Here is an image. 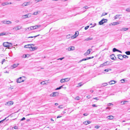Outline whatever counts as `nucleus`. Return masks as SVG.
Listing matches in <instances>:
<instances>
[{"instance_id":"1","label":"nucleus","mask_w":130,"mask_h":130,"mask_svg":"<svg viewBox=\"0 0 130 130\" xmlns=\"http://www.w3.org/2000/svg\"><path fill=\"white\" fill-rule=\"evenodd\" d=\"M3 45L4 46L7 47L9 48H11L12 47V44L11 43H9L8 42H4L3 44Z\"/></svg>"},{"instance_id":"2","label":"nucleus","mask_w":130,"mask_h":130,"mask_svg":"<svg viewBox=\"0 0 130 130\" xmlns=\"http://www.w3.org/2000/svg\"><path fill=\"white\" fill-rule=\"evenodd\" d=\"M107 20L103 19L99 22V24L100 25H102L105 23L107 22Z\"/></svg>"},{"instance_id":"3","label":"nucleus","mask_w":130,"mask_h":130,"mask_svg":"<svg viewBox=\"0 0 130 130\" xmlns=\"http://www.w3.org/2000/svg\"><path fill=\"white\" fill-rule=\"evenodd\" d=\"M24 77V76L20 77L17 79V82L18 83H20L24 82V80L23 79V78Z\"/></svg>"},{"instance_id":"4","label":"nucleus","mask_w":130,"mask_h":130,"mask_svg":"<svg viewBox=\"0 0 130 130\" xmlns=\"http://www.w3.org/2000/svg\"><path fill=\"white\" fill-rule=\"evenodd\" d=\"M110 62L107 61L106 62L103 63V64H101L100 65V67H102L104 66H106L107 65H109V64Z\"/></svg>"},{"instance_id":"5","label":"nucleus","mask_w":130,"mask_h":130,"mask_svg":"<svg viewBox=\"0 0 130 130\" xmlns=\"http://www.w3.org/2000/svg\"><path fill=\"white\" fill-rule=\"evenodd\" d=\"M59 94V93L57 92H53L51 94V96L52 97L56 96L57 95H58Z\"/></svg>"},{"instance_id":"6","label":"nucleus","mask_w":130,"mask_h":130,"mask_svg":"<svg viewBox=\"0 0 130 130\" xmlns=\"http://www.w3.org/2000/svg\"><path fill=\"white\" fill-rule=\"evenodd\" d=\"M19 65V63H17V64H14L12 65L10 67V68L13 69L17 67Z\"/></svg>"},{"instance_id":"7","label":"nucleus","mask_w":130,"mask_h":130,"mask_svg":"<svg viewBox=\"0 0 130 130\" xmlns=\"http://www.w3.org/2000/svg\"><path fill=\"white\" fill-rule=\"evenodd\" d=\"M21 27H20L19 26H17L13 28V30H17L21 29Z\"/></svg>"},{"instance_id":"8","label":"nucleus","mask_w":130,"mask_h":130,"mask_svg":"<svg viewBox=\"0 0 130 130\" xmlns=\"http://www.w3.org/2000/svg\"><path fill=\"white\" fill-rule=\"evenodd\" d=\"M89 8V7H88V6H85V7H83L82 8V9L83 10H85L84 11H82L81 12V13H82L84 12L85 11H86V10H85V9H88V8Z\"/></svg>"},{"instance_id":"9","label":"nucleus","mask_w":130,"mask_h":130,"mask_svg":"<svg viewBox=\"0 0 130 130\" xmlns=\"http://www.w3.org/2000/svg\"><path fill=\"white\" fill-rule=\"evenodd\" d=\"M6 105H7L8 106H10L11 105H12L13 104V102L12 101H10L8 102H7Z\"/></svg>"},{"instance_id":"10","label":"nucleus","mask_w":130,"mask_h":130,"mask_svg":"<svg viewBox=\"0 0 130 130\" xmlns=\"http://www.w3.org/2000/svg\"><path fill=\"white\" fill-rule=\"evenodd\" d=\"M118 58L121 60H122L123 59V56L121 55H117Z\"/></svg>"},{"instance_id":"11","label":"nucleus","mask_w":130,"mask_h":130,"mask_svg":"<svg viewBox=\"0 0 130 130\" xmlns=\"http://www.w3.org/2000/svg\"><path fill=\"white\" fill-rule=\"evenodd\" d=\"M74 46H72L68 48L67 49L69 51H70L74 50Z\"/></svg>"},{"instance_id":"12","label":"nucleus","mask_w":130,"mask_h":130,"mask_svg":"<svg viewBox=\"0 0 130 130\" xmlns=\"http://www.w3.org/2000/svg\"><path fill=\"white\" fill-rule=\"evenodd\" d=\"M30 28L31 30H33L34 29H37V27L36 26H31L30 27H29L27 28L28 29H29Z\"/></svg>"},{"instance_id":"13","label":"nucleus","mask_w":130,"mask_h":130,"mask_svg":"<svg viewBox=\"0 0 130 130\" xmlns=\"http://www.w3.org/2000/svg\"><path fill=\"white\" fill-rule=\"evenodd\" d=\"M79 34L78 32V31H77L75 32V34L73 36V38H76L78 35Z\"/></svg>"},{"instance_id":"14","label":"nucleus","mask_w":130,"mask_h":130,"mask_svg":"<svg viewBox=\"0 0 130 130\" xmlns=\"http://www.w3.org/2000/svg\"><path fill=\"white\" fill-rule=\"evenodd\" d=\"M116 15L115 16L114 18V19L115 20H116L118 18H119L120 19L121 18L120 17V16L121 15Z\"/></svg>"},{"instance_id":"15","label":"nucleus","mask_w":130,"mask_h":130,"mask_svg":"<svg viewBox=\"0 0 130 130\" xmlns=\"http://www.w3.org/2000/svg\"><path fill=\"white\" fill-rule=\"evenodd\" d=\"M110 57L111 59L115 60L116 59H115V58L114 57H115V59H116V57H115L114 56V54H112V55H110Z\"/></svg>"},{"instance_id":"16","label":"nucleus","mask_w":130,"mask_h":130,"mask_svg":"<svg viewBox=\"0 0 130 130\" xmlns=\"http://www.w3.org/2000/svg\"><path fill=\"white\" fill-rule=\"evenodd\" d=\"M90 49H88L86 52L84 54V55L85 56H87V55H88L90 54Z\"/></svg>"},{"instance_id":"17","label":"nucleus","mask_w":130,"mask_h":130,"mask_svg":"<svg viewBox=\"0 0 130 130\" xmlns=\"http://www.w3.org/2000/svg\"><path fill=\"white\" fill-rule=\"evenodd\" d=\"M91 123V122L90 121L88 120L85 121L83 122V123L87 125L90 123Z\"/></svg>"},{"instance_id":"18","label":"nucleus","mask_w":130,"mask_h":130,"mask_svg":"<svg viewBox=\"0 0 130 130\" xmlns=\"http://www.w3.org/2000/svg\"><path fill=\"white\" fill-rule=\"evenodd\" d=\"M128 28H123L121 29L120 30L121 31H125L128 30Z\"/></svg>"},{"instance_id":"19","label":"nucleus","mask_w":130,"mask_h":130,"mask_svg":"<svg viewBox=\"0 0 130 130\" xmlns=\"http://www.w3.org/2000/svg\"><path fill=\"white\" fill-rule=\"evenodd\" d=\"M24 47L25 48H30L31 47V45L28 44L24 46Z\"/></svg>"},{"instance_id":"20","label":"nucleus","mask_w":130,"mask_h":130,"mask_svg":"<svg viewBox=\"0 0 130 130\" xmlns=\"http://www.w3.org/2000/svg\"><path fill=\"white\" fill-rule=\"evenodd\" d=\"M29 14V13H28L26 14L23 15L22 16V17L24 19H25L27 18L28 17V16Z\"/></svg>"},{"instance_id":"21","label":"nucleus","mask_w":130,"mask_h":130,"mask_svg":"<svg viewBox=\"0 0 130 130\" xmlns=\"http://www.w3.org/2000/svg\"><path fill=\"white\" fill-rule=\"evenodd\" d=\"M116 81L114 80H111L109 82V83L111 85L114 84L116 83Z\"/></svg>"},{"instance_id":"22","label":"nucleus","mask_w":130,"mask_h":130,"mask_svg":"<svg viewBox=\"0 0 130 130\" xmlns=\"http://www.w3.org/2000/svg\"><path fill=\"white\" fill-rule=\"evenodd\" d=\"M9 4V3L7 2L3 3L2 4V5L3 6H4L5 5H7Z\"/></svg>"},{"instance_id":"23","label":"nucleus","mask_w":130,"mask_h":130,"mask_svg":"<svg viewBox=\"0 0 130 130\" xmlns=\"http://www.w3.org/2000/svg\"><path fill=\"white\" fill-rule=\"evenodd\" d=\"M107 118H108V119H113V116L110 115L107 117Z\"/></svg>"},{"instance_id":"24","label":"nucleus","mask_w":130,"mask_h":130,"mask_svg":"<svg viewBox=\"0 0 130 130\" xmlns=\"http://www.w3.org/2000/svg\"><path fill=\"white\" fill-rule=\"evenodd\" d=\"M92 39L93 38H92L89 37L85 39V40L86 41H88V40H92Z\"/></svg>"},{"instance_id":"25","label":"nucleus","mask_w":130,"mask_h":130,"mask_svg":"<svg viewBox=\"0 0 130 130\" xmlns=\"http://www.w3.org/2000/svg\"><path fill=\"white\" fill-rule=\"evenodd\" d=\"M7 34L6 33L3 32L1 33H0V36H3V35H6Z\"/></svg>"},{"instance_id":"26","label":"nucleus","mask_w":130,"mask_h":130,"mask_svg":"<svg viewBox=\"0 0 130 130\" xmlns=\"http://www.w3.org/2000/svg\"><path fill=\"white\" fill-rule=\"evenodd\" d=\"M40 12L39 11H37L36 12H34L33 13V15H37V14H38L39 12Z\"/></svg>"},{"instance_id":"27","label":"nucleus","mask_w":130,"mask_h":130,"mask_svg":"<svg viewBox=\"0 0 130 130\" xmlns=\"http://www.w3.org/2000/svg\"><path fill=\"white\" fill-rule=\"evenodd\" d=\"M111 70V69H105L104 70V71H105V72H108L109 71H110Z\"/></svg>"},{"instance_id":"28","label":"nucleus","mask_w":130,"mask_h":130,"mask_svg":"<svg viewBox=\"0 0 130 130\" xmlns=\"http://www.w3.org/2000/svg\"><path fill=\"white\" fill-rule=\"evenodd\" d=\"M40 35H38L37 36H30V37H28V38H33L34 37V38H35V37H37L39 36Z\"/></svg>"},{"instance_id":"29","label":"nucleus","mask_w":130,"mask_h":130,"mask_svg":"<svg viewBox=\"0 0 130 130\" xmlns=\"http://www.w3.org/2000/svg\"><path fill=\"white\" fill-rule=\"evenodd\" d=\"M70 79V78H64V79L65 80V82H68V81Z\"/></svg>"},{"instance_id":"30","label":"nucleus","mask_w":130,"mask_h":130,"mask_svg":"<svg viewBox=\"0 0 130 130\" xmlns=\"http://www.w3.org/2000/svg\"><path fill=\"white\" fill-rule=\"evenodd\" d=\"M119 24V22H117L113 23L112 24V25H115L118 24Z\"/></svg>"},{"instance_id":"31","label":"nucleus","mask_w":130,"mask_h":130,"mask_svg":"<svg viewBox=\"0 0 130 130\" xmlns=\"http://www.w3.org/2000/svg\"><path fill=\"white\" fill-rule=\"evenodd\" d=\"M125 11L127 12H130V7L126 9Z\"/></svg>"},{"instance_id":"32","label":"nucleus","mask_w":130,"mask_h":130,"mask_svg":"<svg viewBox=\"0 0 130 130\" xmlns=\"http://www.w3.org/2000/svg\"><path fill=\"white\" fill-rule=\"evenodd\" d=\"M7 22V24H11L12 23L10 21H7V22Z\"/></svg>"},{"instance_id":"33","label":"nucleus","mask_w":130,"mask_h":130,"mask_svg":"<svg viewBox=\"0 0 130 130\" xmlns=\"http://www.w3.org/2000/svg\"><path fill=\"white\" fill-rule=\"evenodd\" d=\"M7 22V21L4 20V21H2L1 22L2 23H3V24H7V22Z\"/></svg>"},{"instance_id":"34","label":"nucleus","mask_w":130,"mask_h":130,"mask_svg":"<svg viewBox=\"0 0 130 130\" xmlns=\"http://www.w3.org/2000/svg\"><path fill=\"white\" fill-rule=\"evenodd\" d=\"M125 53L127 55H130V51H127L125 52Z\"/></svg>"},{"instance_id":"35","label":"nucleus","mask_w":130,"mask_h":130,"mask_svg":"<svg viewBox=\"0 0 130 130\" xmlns=\"http://www.w3.org/2000/svg\"><path fill=\"white\" fill-rule=\"evenodd\" d=\"M65 80L64 79H61L60 80V82L61 83H62L63 82H65Z\"/></svg>"},{"instance_id":"36","label":"nucleus","mask_w":130,"mask_h":130,"mask_svg":"<svg viewBox=\"0 0 130 130\" xmlns=\"http://www.w3.org/2000/svg\"><path fill=\"white\" fill-rule=\"evenodd\" d=\"M63 86V85H62V86H60L59 87H58V88H57L55 90H59V89H61L62 88V87Z\"/></svg>"},{"instance_id":"37","label":"nucleus","mask_w":130,"mask_h":130,"mask_svg":"<svg viewBox=\"0 0 130 130\" xmlns=\"http://www.w3.org/2000/svg\"><path fill=\"white\" fill-rule=\"evenodd\" d=\"M32 48V50L34 51L35 50H36L37 48V47H31Z\"/></svg>"},{"instance_id":"38","label":"nucleus","mask_w":130,"mask_h":130,"mask_svg":"<svg viewBox=\"0 0 130 130\" xmlns=\"http://www.w3.org/2000/svg\"><path fill=\"white\" fill-rule=\"evenodd\" d=\"M117 49L116 48H113V50H112V51L113 52H115L116 51H117Z\"/></svg>"},{"instance_id":"39","label":"nucleus","mask_w":130,"mask_h":130,"mask_svg":"<svg viewBox=\"0 0 130 130\" xmlns=\"http://www.w3.org/2000/svg\"><path fill=\"white\" fill-rule=\"evenodd\" d=\"M107 13H106V12H103L102 14V15H101V17L103 16H104V15H107Z\"/></svg>"},{"instance_id":"40","label":"nucleus","mask_w":130,"mask_h":130,"mask_svg":"<svg viewBox=\"0 0 130 130\" xmlns=\"http://www.w3.org/2000/svg\"><path fill=\"white\" fill-rule=\"evenodd\" d=\"M123 58H128V56L125 55H123Z\"/></svg>"},{"instance_id":"41","label":"nucleus","mask_w":130,"mask_h":130,"mask_svg":"<svg viewBox=\"0 0 130 130\" xmlns=\"http://www.w3.org/2000/svg\"><path fill=\"white\" fill-rule=\"evenodd\" d=\"M25 3V5H26V6L28 5L29 4L30 2H28Z\"/></svg>"},{"instance_id":"42","label":"nucleus","mask_w":130,"mask_h":130,"mask_svg":"<svg viewBox=\"0 0 130 130\" xmlns=\"http://www.w3.org/2000/svg\"><path fill=\"white\" fill-rule=\"evenodd\" d=\"M127 102V101H122L121 102V104H125V102Z\"/></svg>"},{"instance_id":"43","label":"nucleus","mask_w":130,"mask_h":130,"mask_svg":"<svg viewBox=\"0 0 130 130\" xmlns=\"http://www.w3.org/2000/svg\"><path fill=\"white\" fill-rule=\"evenodd\" d=\"M100 127V126L99 125H96L95 126L94 128H98Z\"/></svg>"},{"instance_id":"44","label":"nucleus","mask_w":130,"mask_h":130,"mask_svg":"<svg viewBox=\"0 0 130 130\" xmlns=\"http://www.w3.org/2000/svg\"><path fill=\"white\" fill-rule=\"evenodd\" d=\"M89 26H86L85 28V30H86L89 27Z\"/></svg>"},{"instance_id":"45","label":"nucleus","mask_w":130,"mask_h":130,"mask_svg":"<svg viewBox=\"0 0 130 130\" xmlns=\"http://www.w3.org/2000/svg\"><path fill=\"white\" fill-rule=\"evenodd\" d=\"M23 57L25 58L27 57V55L26 54L23 55L22 56Z\"/></svg>"},{"instance_id":"46","label":"nucleus","mask_w":130,"mask_h":130,"mask_svg":"<svg viewBox=\"0 0 130 130\" xmlns=\"http://www.w3.org/2000/svg\"><path fill=\"white\" fill-rule=\"evenodd\" d=\"M107 83H103V86H107Z\"/></svg>"},{"instance_id":"47","label":"nucleus","mask_w":130,"mask_h":130,"mask_svg":"<svg viewBox=\"0 0 130 130\" xmlns=\"http://www.w3.org/2000/svg\"><path fill=\"white\" fill-rule=\"evenodd\" d=\"M5 61V59H3L2 60V61L1 63L2 64H3L4 62Z\"/></svg>"},{"instance_id":"48","label":"nucleus","mask_w":130,"mask_h":130,"mask_svg":"<svg viewBox=\"0 0 130 130\" xmlns=\"http://www.w3.org/2000/svg\"><path fill=\"white\" fill-rule=\"evenodd\" d=\"M6 118L4 119L1 121H0V123H3V121H4L5 120H6Z\"/></svg>"},{"instance_id":"49","label":"nucleus","mask_w":130,"mask_h":130,"mask_svg":"<svg viewBox=\"0 0 130 130\" xmlns=\"http://www.w3.org/2000/svg\"><path fill=\"white\" fill-rule=\"evenodd\" d=\"M36 26L37 28H38V27H39L41 26V25H37Z\"/></svg>"},{"instance_id":"50","label":"nucleus","mask_w":130,"mask_h":130,"mask_svg":"<svg viewBox=\"0 0 130 130\" xmlns=\"http://www.w3.org/2000/svg\"><path fill=\"white\" fill-rule=\"evenodd\" d=\"M79 98L78 96H77L75 98V99L77 100H79Z\"/></svg>"},{"instance_id":"51","label":"nucleus","mask_w":130,"mask_h":130,"mask_svg":"<svg viewBox=\"0 0 130 130\" xmlns=\"http://www.w3.org/2000/svg\"><path fill=\"white\" fill-rule=\"evenodd\" d=\"M26 5L25 4V3H23V4L22 5H21V6H23V7H24V6H26Z\"/></svg>"},{"instance_id":"52","label":"nucleus","mask_w":130,"mask_h":130,"mask_svg":"<svg viewBox=\"0 0 130 130\" xmlns=\"http://www.w3.org/2000/svg\"><path fill=\"white\" fill-rule=\"evenodd\" d=\"M70 35H67L66 36L67 38L68 39L70 38Z\"/></svg>"},{"instance_id":"53","label":"nucleus","mask_w":130,"mask_h":130,"mask_svg":"<svg viewBox=\"0 0 130 130\" xmlns=\"http://www.w3.org/2000/svg\"><path fill=\"white\" fill-rule=\"evenodd\" d=\"M62 105L59 106L58 107L59 108H63V107H62Z\"/></svg>"},{"instance_id":"54","label":"nucleus","mask_w":130,"mask_h":130,"mask_svg":"<svg viewBox=\"0 0 130 130\" xmlns=\"http://www.w3.org/2000/svg\"><path fill=\"white\" fill-rule=\"evenodd\" d=\"M88 115V114L87 113H84L83 114V115L85 116H87Z\"/></svg>"},{"instance_id":"55","label":"nucleus","mask_w":130,"mask_h":130,"mask_svg":"<svg viewBox=\"0 0 130 130\" xmlns=\"http://www.w3.org/2000/svg\"><path fill=\"white\" fill-rule=\"evenodd\" d=\"M25 119V117H23L21 120V121H23Z\"/></svg>"},{"instance_id":"56","label":"nucleus","mask_w":130,"mask_h":130,"mask_svg":"<svg viewBox=\"0 0 130 130\" xmlns=\"http://www.w3.org/2000/svg\"><path fill=\"white\" fill-rule=\"evenodd\" d=\"M92 106L93 107H97V106L95 104H93V105H92Z\"/></svg>"},{"instance_id":"57","label":"nucleus","mask_w":130,"mask_h":130,"mask_svg":"<svg viewBox=\"0 0 130 130\" xmlns=\"http://www.w3.org/2000/svg\"><path fill=\"white\" fill-rule=\"evenodd\" d=\"M93 57H94L93 56H92V57H88V59H92V58H93Z\"/></svg>"},{"instance_id":"58","label":"nucleus","mask_w":130,"mask_h":130,"mask_svg":"<svg viewBox=\"0 0 130 130\" xmlns=\"http://www.w3.org/2000/svg\"><path fill=\"white\" fill-rule=\"evenodd\" d=\"M111 105H113V104H112L111 103H109L107 105L108 106H111Z\"/></svg>"},{"instance_id":"59","label":"nucleus","mask_w":130,"mask_h":130,"mask_svg":"<svg viewBox=\"0 0 130 130\" xmlns=\"http://www.w3.org/2000/svg\"><path fill=\"white\" fill-rule=\"evenodd\" d=\"M42 1V0H36V3H37L41 1Z\"/></svg>"},{"instance_id":"60","label":"nucleus","mask_w":130,"mask_h":130,"mask_svg":"<svg viewBox=\"0 0 130 130\" xmlns=\"http://www.w3.org/2000/svg\"><path fill=\"white\" fill-rule=\"evenodd\" d=\"M64 58V57H62V58H60L59 59H58V60H62Z\"/></svg>"},{"instance_id":"61","label":"nucleus","mask_w":130,"mask_h":130,"mask_svg":"<svg viewBox=\"0 0 130 130\" xmlns=\"http://www.w3.org/2000/svg\"><path fill=\"white\" fill-rule=\"evenodd\" d=\"M121 81L122 83H123L124 82V79H122Z\"/></svg>"},{"instance_id":"62","label":"nucleus","mask_w":130,"mask_h":130,"mask_svg":"<svg viewBox=\"0 0 130 130\" xmlns=\"http://www.w3.org/2000/svg\"><path fill=\"white\" fill-rule=\"evenodd\" d=\"M41 84H45V83H44V82H41Z\"/></svg>"},{"instance_id":"63","label":"nucleus","mask_w":130,"mask_h":130,"mask_svg":"<svg viewBox=\"0 0 130 130\" xmlns=\"http://www.w3.org/2000/svg\"><path fill=\"white\" fill-rule=\"evenodd\" d=\"M14 128L15 129H18V127L17 126H14Z\"/></svg>"},{"instance_id":"64","label":"nucleus","mask_w":130,"mask_h":130,"mask_svg":"<svg viewBox=\"0 0 130 130\" xmlns=\"http://www.w3.org/2000/svg\"><path fill=\"white\" fill-rule=\"evenodd\" d=\"M86 97L88 99H89L90 98V95L87 96Z\"/></svg>"}]
</instances>
